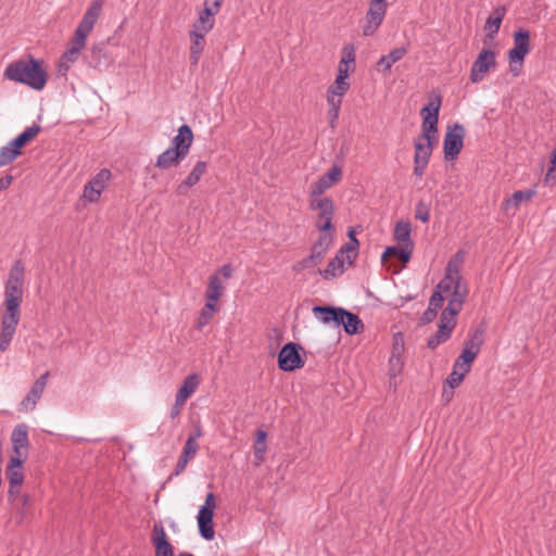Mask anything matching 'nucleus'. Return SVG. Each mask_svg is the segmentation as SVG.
<instances>
[{"label":"nucleus","instance_id":"nucleus-1","mask_svg":"<svg viewBox=\"0 0 556 556\" xmlns=\"http://www.w3.org/2000/svg\"><path fill=\"white\" fill-rule=\"evenodd\" d=\"M25 267L15 261L4 282V301L1 314L0 351L5 352L21 320V304L24 295Z\"/></svg>","mask_w":556,"mask_h":556},{"label":"nucleus","instance_id":"nucleus-2","mask_svg":"<svg viewBox=\"0 0 556 556\" xmlns=\"http://www.w3.org/2000/svg\"><path fill=\"white\" fill-rule=\"evenodd\" d=\"M3 76L36 91H41L47 84V72L42 67V62L34 58L9 63L4 68Z\"/></svg>","mask_w":556,"mask_h":556},{"label":"nucleus","instance_id":"nucleus-3","mask_svg":"<svg viewBox=\"0 0 556 556\" xmlns=\"http://www.w3.org/2000/svg\"><path fill=\"white\" fill-rule=\"evenodd\" d=\"M433 293H439L442 302L445 299L448 301L442 313L457 316L468 296L469 289L462 276L444 275Z\"/></svg>","mask_w":556,"mask_h":556},{"label":"nucleus","instance_id":"nucleus-4","mask_svg":"<svg viewBox=\"0 0 556 556\" xmlns=\"http://www.w3.org/2000/svg\"><path fill=\"white\" fill-rule=\"evenodd\" d=\"M530 33L518 29L514 33V47L508 51L509 70L514 76L521 73L526 55L530 52Z\"/></svg>","mask_w":556,"mask_h":556},{"label":"nucleus","instance_id":"nucleus-5","mask_svg":"<svg viewBox=\"0 0 556 556\" xmlns=\"http://www.w3.org/2000/svg\"><path fill=\"white\" fill-rule=\"evenodd\" d=\"M308 206L316 212V228L320 232L333 231L332 218L334 215V203L330 197L308 195Z\"/></svg>","mask_w":556,"mask_h":556},{"label":"nucleus","instance_id":"nucleus-6","mask_svg":"<svg viewBox=\"0 0 556 556\" xmlns=\"http://www.w3.org/2000/svg\"><path fill=\"white\" fill-rule=\"evenodd\" d=\"M388 8L389 0H368V9L362 25V33L365 37L376 34L386 18Z\"/></svg>","mask_w":556,"mask_h":556},{"label":"nucleus","instance_id":"nucleus-7","mask_svg":"<svg viewBox=\"0 0 556 556\" xmlns=\"http://www.w3.org/2000/svg\"><path fill=\"white\" fill-rule=\"evenodd\" d=\"M441 104V97L439 94H433L429 99V102L421 109L420 115L422 117V134L420 136L438 138V123Z\"/></svg>","mask_w":556,"mask_h":556},{"label":"nucleus","instance_id":"nucleus-8","mask_svg":"<svg viewBox=\"0 0 556 556\" xmlns=\"http://www.w3.org/2000/svg\"><path fill=\"white\" fill-rule=\"evenodd\" d=\"M465 128L460 124L448 126L443 140L444 159L447 162L457 159L464 147Z\"/></svg>","mask_w":556,"mask_h":556},{"label":"nucleus","instance_id":"nucleus-9","mask_svg":"<svg viewBox=\"0 0 556 556\" xmlns=\"http://www.w3.org/2000/svg\"><path fill=\"white\" fill-rule=\"evenodd\" d=\"M215 506V495L213 493H207L205 502L200 507L197 517L199 532L201 536L207 541L213 540L215 536V531L213 527V516Z\"/></svg>","mask_w":556,"mask_h":556},{"label":"nucleus","instance_id":"nucleus-10","mask_svg":"<svg viewBox=\"0 0 556 556\" xmlns=\"http://www.w3.org/2000/svg\"><path fill=\"white\" fill-rule=\"evenodd\" d=\"M351 238V242L343 245L340 250V252L329 261L327 267L324 270H319V274L323 275L325 279H330L338 277L343 274L344 271V261H343V254L344 252L348 253L349 263L351 264V256L350 253H353L354 257L356 256V248L358 245V241L355 239V237L352 235V232L349 233Z\"/></svg>","mask_w":556,"mask_h":556},{"label":"nucleus","instance_id":"nucleus-11","mask_svg":"<svg viewBox=\"0 0 556 556\" xmlns=\"http://www.w3.org/2000/svg\"><path fill=\"white\" fill-rule=\"evenodd\" d=\"M112 178V173L108 168H102L94 175L84 187L81 200L88 203H97L102 192L105 190L109 181Z\"/></svg>","mask_w":556,"mask_h":556},{"label":"nucleus","instance_id":"nucleus-12","mask_svg":"<svg viewBox=\"0 0 556 556\" xmlns=\"http://www.w3.org/2000/svg\"><path fill=\"white\" fill-rule=\"evenodd\" d=\"M496 67V52L483 48L470 68V80L473 84L482 81L485 75Z\"/></svg>","mask_w":556,"mask_h":556},{"label":"nucleus","instance_id":"nucleus-13","mask_svg":"<svg viewBox=\"0 0 556 556\" xmlns=\"http://www.w3.org/2000/svg\"><path fill=\"white\" fill-rule=\"evenodd\" d=\"M103 7V0H92L89 8L85 12L81 21L75 29L74 36L81 40L87 41L88 36L91 34Z\"/></svg>","mask_w":556,"mask_h":556},{"label":"nucleus","instance_id":"nucleus-14","mask_svg":"<svg viewBox=\"0 0 556 556\" xmlns=\"http://www.w3.org/2000/svg\"><path fill=\"white\" fill-rule=\"evenodd\" d=\"M342 177V167L338 164H333L327 173L321 175L314 184L311 185L308 195L325 197V192L340 182Z\"/></svg>","mask_w":556,"mask_h":556},{"label":"nucleus","instance_id":"nucleus-15","mask_svg":"<svg viewBox=\"0 0 556 556\" xmlns=\"http://www.w3.org/2000/svg\"><path fill=\"white\" fill-rule=\"evenodd\" d=\"M300 345L296 343H287L278 354V365L283 371H293L304 366V361L300 356Z\"/></svg>","mask_w":556,"mask_h":556},{"label":"nucleus","instance_id":"nucleus-16","mask_svg":"<svg viewBox=\"0 0 556 556\" xmlns=\"http://www.w3.org/2000/svg\"><path fill=\"white\" fill-rule=\"evenodd\" d=\"M85 47V40H81L75 36L72 37L66 50L64 51L59 61L58 73L61 76H65L67 74L68 70L77 61L80 52L84 50Z\"/></svg>","mask_w":556,"mask_h":556},{"label":"nucleus","instance_id":"nucleus-17","mask_svg":"<svg viewBox=\"0 0 556 556\" xmlns=\"http://www.w3.org/2000/svg\"><path fill=\"white\" fill-rule=\"evenodd\" d=\"M456 326V316L442 313L440 316L438 331L428 339V348L431 350L437 349L440 344L444 343L451 338L452 331Z\"/></svg>","mask_w":556,"mask_h":556},{"label":"nucleus","instance_id":"nucleus-18","mask_svg":"<svg viewBox=\"0 0 556 556\" xmlns=\"http://www.w3.org/2000/svg\"><path fill=\"white\" fill-rule=\"evenodd\" d=\"M48 377L49 372H45L34 382L30 390L28 391V393L21 403L22 409L28 412L33 410L36 407L37 402L40 400L46 389Z\"/></svg>","mask_w":556,"mask_h":556},{"label":"nucleus","instance_id":"nucleus-19","mask_svg":"<svg viewBox=\"0 0 556 556\" xmlns=\"http://www.w3.org/2000/svg\"><path fill=\"white\" fill-rule=\"evenodd\" d=\"M151 541L155 548V556H174L173 546L168 542L165 529L161 522L154 523Z\"/></svg>","mask_w":556,"mask_h":556},{"label":"nucleus","instance_id":"nucleus-20","mask_svg":"<svg viewBox=\"0 0 556 556\" xmlns=\"http://www.w3.org/2000/svg\"><path fill=\"white\" fill-rule=\"evenodd\" d=\"M536 191L534 189L515 191L511 197L507 198L503 203V210L507 215H515L523 202L530 201Z\"/></svg>","mask_w":556,"mask_h":556},{"label":"nucleus","instance_id":"nucleus-21","mask_svg":"<svg viewBox=\"0 0 556 556\" xmlns=\"http://www.w3.org/2000/svg\"><path fill=\"white\" fill-rule=\"evenodd\" d=\"M193 141V134L188 125H181L172 140V149L179 151L185 157L188 155Z\"/></svg>","mask_w":556,"mask_h":556},{"label":"nucleus","instance_id":"nucleus-22","mask_svg":"<svg viewBox=\"0 0 556 556\" xmlns=\"http://www.w3.org/2000/svg\"><path fill=\"white\" fill-rule=\"evenodd\" d=\"M355 70V49L352 45H346L342 49V56L338 65L336 78L349 80L350 73Z\"/></svg>","mask_w":556,"mask_h":556},{"label":"nucleus","instance_id":"nucleus-23","mask_svg":"<svg viewBox=\"0 0 556 556\" xmlns=\"http://www.w3.org/2000/svg\"><path fill=\"white\" fill-rule=\"evenodd\" d=\"M438 138H432L429 136H418L414 140L415 154L414 160L428 162L432 154L433 146L437 142Z\"/></svg>","mask_w":556,"mask_h":556},{"label":"nucleus","instance_id":"nucleus-24","mask_svg":"<svg viewBox=\"0 0 556 556\" xmlns=\"http://www.w3.org/2000/svg\"><path fill=\"white\" fill-rule=\"evenodd\" d=\"M222 3L217 1L204 0L203 8L199 11L198 18L194 21L199 24L214 28L215 16L219 12Z\"/></svg>","mask_w":556,"mask_h":556},{"label":"nucleus","instance_id":"nucleus-25","mask_svg":"<svg viewBox=\"0 0 556 556\" xmlns=\"http://www.w3.org/2000/svg\"><path fill=\"white\" fill-rule=\"evenodd\" d=\"M206 167H207L206 162H204V161L197 162V164L191 169V172L189 173L187 178L178 185L177 193L180 195L186 194L191 187H193L194 185H197L200 181L201 177L203 176V174L206 170Z\"/></svg>","mask_w":556,"mask_h":556},{"label":"nucleus","instance_id":"nucleus-26","mask_svg":"<svg viewBox=\"0 0 556 556\" xmlns=\"http://www.w3.org/2000/svg\"><path fill=\"white\" fill-rule=\"evenodd\" d=\"M339 313H340V315H339L338 326L342 325L344 331L348 334H356L363 330V328H364L363 321L356 314L351 313V312L344 309L343 307H342V311H340Z\"/></svg>","mask_w":556,"mask_h":556},{"label":"nucleus","instance_id":"nucleus-27","mask_svg":"<svg viewBox=\"0 0 556 556\" xmlns=\"http://www.w3.org/2000/svg\"><path fill=\"white\" fill-rule=\"evenodd\" d=\"M340 311H342V307L331 306H314L312 309L317 320L325 325L333 323L336 326H338Z\"/></svg>","mask_w":556,"mask_h":556},{"label":"nucleus","instance_id":"nucleus-28","mask_svg":"<svg viewBox=\"0 0 556 556\" xmlns=\"http://www.w3.org/2000/svg\"><path fill=\"white\" fill-rule=\"evenodd\" d=\"M406 53L407 49L405 47H399L391 50L388 54L382 55L378 61V71H382L384 73L389 72L392 65L402 60Z\"/></svg>","mask_w":556,"mask_h":556},{"label":"nucleus","instance_id":"nucleus-29","mask_svg":"<svg viewBox=\"0 0 556 556\" xmlns=\"http://www.w3.org/2000/svg\"><path fill=\"white\" fill-rule=\"evenodd\" d=\"M185 159L186 157L180 154L179 151L168 148L157 156L155 165L161 169H168L178 165Z\"/></svg>","mask_w":556,"mask_h":556},{"label":"nucleus","instance_id":"nucleus-30","mask_svg":"<svg viewBox=\"0 0 556 556\" xmlns=\"http://www.w3.org/2000/svg\"><path fill=\"white\" fill-rule=\"evenodd\" d=\"M506 15V8L501 5L494 9L485 22L484 28L488 31V37L493 39L498 33L503 18Z\"/></svg>","mask_w":556,"mask_h":556},{"label":"nucleus","instance_id":"nucleus-31","mask_svg":"<svg viewBox=\"0 0 556 556\" xmlns=\"http://www.w3.org/2000/svg\"><path fill=\"white\" fill-rule=\"evenodd\" d=\"M224 290V282L220 279L219 275H211L208 278V283L205 292L206 302L217 304V301L220 299Z\"/></svg>","mask_w":556,"mask_h":556},{"label":"nucleus","instance_id":"nucleus-32","mask_svg":"<svg viewBox=\"0 0 556 556\" xmlns=\"http://www.w3.org/2000/svg\"><path fill=\"white\" fill-rule=\"evenodd\" d=\"M200 379L197 374L188 375L176 393V397L185 402L197 391Z\"/></svg>","mask_w":556,"mask_h":556},{"label":"nucleus","instance_id":"nucleus-33","mask_svg":"<svg viewBox=\"0 0 556 556\" xmlns=\"http://www.w3.org/2000/svg\"><path fill=\"white\" fill-rule=\"evenodd\" d=\"M483 344V331L476 329L469 333V338L464 342L462 353H470L471 357L476 358Z\"/></svg>","mask_w":556,"mask_h":556},{"label":"nucleus","instance_id":"nucleus-34","mask_svg":"<svg viewBox=\"0 0 556 556\" xmlns=\"http://www.w3.org/2000/svg\"><path fill=\"white\" fill-rule=\"evenodd\" d=\"M326 253L327 251L313 245L309 256L296 263L294 265V270L302 271L304 269L314 267L324 260Z\"/></svg>","mask_w":556,"mask_h":556},{"label":"nucleus","instance_id":"nucleus-35","mask_svg":"<svg viewBox=\"0 0 556 556\" xmlns=\"http://www.w3.org/2000/svg\"><path fill=\"white\" fill-rule=\"evenodd\" d=\"M266 438L267 433L264 430L260 429L256 431L253 444L255 466H260L265 459V454L267 451Z\"/></svg>","mask_w":556,"mask_h":556},{"label":"nucleus","instance_id":"nucleus-36","mask_svg":"<svg viewBox=\"0 0 556 556\" xmlns=\"http://www.w3.org/2000/svg\"><path fill=\"white\" fill-rule=\"evenodd\" d=\"M18 458H10L7 467V476L10 484L22 485L24 481V473Z\"/></svg>","mask_w":556,"mask_h":556},{"label":"nucleus","instance_id":"nucleus-37","mask_svg":"<svg viewBox=\"0 0 556 556\" xmlns=\"http://www.w3.org/2000/svg\"><path fill=\"white\" fill-rule=\"evenodd\" d=\"M190 38V63L192 65H198L201 55L205 49L206 40L201 36H189Z\"/></svg>","mask_w":556,"mask_h":556},{"label":"nucleus","instance_id":"nucleus-38","mask_svg":"<svg viewBox=\"0 0 556 556\" xmlns=\"http://www.w3.org/2000/svg\"><path fill=\"white\" fill-rule=\"evenodd\" d=\"M412 226L409 222L401 220L394 227V239L399 245L413 243L410 239Z\"/></svg>","mask_w":556,"mask_h":556},{"label":"nucleus","instance_id":"nucleus-39","mask_svg":"<svg viewBox=\"0 0 556 556\" xmlns=\"http://www.w3.org/2000/svg\"><path fill=\"white\" fill-rule=\"evenodd\" d=\"M41 128L38 125H33L27 127L22 134H20L16 138L12 139L10 142L14 146V148L21 149L29 141H31L39 132Z\"/></svg>","mask_w":556,"mask_h":556},{"label":"nucleus","instance_id":"nucleus-40","mask_svg":"<svg viewBox=\"0 0 556 556\" xmlns=\"http://www.w3.org/2000/svg\"><path fill=\"white\" fill-rule=\"evenodd\" d=\"M442 304V298L440 296V294L432 293L429 300V306L422 314L421 320L426 324L432 321L435 318L438 311L441 308Z\"/></svg>","mask_w":556,"mask_h":556},{"label":"nucleus","instance_id":"nucleus-41","mask_svg":"<svg viewBox=\"0 0 556 556\" xmlns=\"http://www.w3.org/2000/svg\"><path fill=\"white\" fill-rule=\"evenodd\" d=\"M217 308H218L217 304H213V303L206 302L204 307L201 309L200 316L198 317V319L195 321V327L199 330H201L206 325H208V323L213 318V315L217 311Z\"/></svg>","mask_w":556,"mask_h":556},{"label":"nucleus","instance_id":"nucleus-42","mask_svg":"<svg viewBox=\"0 0 556 556\" xmlns=\"http://www.w3.org/2000/svg\"><path fill=\"white\" fill-rule=\"evenodd\" d=\"M476 358L471 357L470 353H460V355L456 358L454 365H453V371H457L458 374H462V376H466L470 369L471 364L473 363Z\"/></svg>","mask_w":556,"mask_h":556},{"label":"nucleus","instance_id":"nucleus-43","mask_svg":"<svg viewBox=\"0 0 556 556\" xmlns=\"http://www.w3.org/2000/svg\"><path fill=\"white\" fill-rule=\"evenodd\" d=\"M21 155V151L9 142L3 146L0 150V167L7 166L11 164L14 160H16Z\"/></svg>","mask_w":556,"mask_h":556},{"label":"nucleus","instance_id":"nucleus-44","mask_svg":"<svg viewBox=\"0 0 556 556\" xmlns=\"http://www.w3.org/2000/svg\"><path fill=\"white\" fill-rule=\"evenodd\" d=\"M11 440L13 445H20L21 447L28 446L27 426L18 425L15 427L12 431Z\"/></svg>","mask_w":556,"mask_h":556},{"label":"nucleus","instance_id":"nucleus-45","mask_svg":"<svg viewBox=\"0 0 556 556\" xmlns=\"http://www.w3.org/2000/svg\"><path fill=\"white\" fill-rule=\"evenodd\" d=\"M465 254L463 251H458L447 263L444 275L462 276L460 265L464 262Z\"/></svg>","mask_w":556,"mask_h":556},{"label":"nucleus","instance_id":"nucleus-46","mask_svg":"<svg viewBox=\"0 0 556 556\" xmlns=\"http://www.w3.org/2000/svg\"><path fill=\"white\" fill-rule=\"evenodd\" d=\"M105 50L102 46H93L89 52V65L93 68H100L102 60L105 59Z\"/></svg>","mask_w":556,"mask_h":556},{"label":"nucleus","instance_id":"nucleus-47","mask_svg":"<svg viewBox=\"0 0 556 556\" xmlns=\"http://www.w3.org/2000/svg\"><path fill=\"white\" fill-rule=\"evenodd\" d=\"M404 363L400 355L392 354L389 359V377L396 378L403 370Z\"/></svg>","mask_w":556,"mask_h":556},{"label":"nucleus","instance_id":"nucleus-48","mask_svg":"<svg viewBox=\"0 0 556 556\" xmlns=\"http://www.w3.org/2000/svg\"><path fill=\"white\" fill-rule=\"evenodd\" d=\"M349 89H350L349 80L336 78L334 81L329 86L327 91L330 93H333L336 96L343 97L348 92Z\"/></svg>","mask_w":556,"mask_h":556},{"label":"nucleus","instance_id":"nucleus-49","mask_svg":"<svg viewBox=\"0 0 556 556\" xmlns=\"http://www.w3.org/2000/svg\"><path fill=\"white\" fill-rule=\"evenodd\" d=\"M415 217L417 219L421 220L422 223H427L429 220V218H430V208H429V205L426 202L419 201L416 204Z\"/></svg>","mask_w":556,"mask_h":556},{"label":"nucleus","instance_id":"nucleus-50","mask_svg":"<svg viewBox=\"0 0 556 556\" xmlns=\"http://www.w3.org/2000/svg\"><path fill=\"white\" fill-rule=\"evenodd\" d=\"M198 450H199L198 442H193V439H187L185 446L182 448L181 456L191 460L198 453Z\"/></svg>","mask_w":556,"mask_h":556},{"label":"nucleus","instance_id":"nucleus-51","mask_svg":"<svg viewBox=\"0 0 556 556\" xmlns=\"http://www.w3.org/2000/svg\"><path fill=\"white\" fill-rule=\"evenodd\" d=\"M333 241L332 231L323 232L318 240L314 243L315 247L320 248L325 251H328L329 247Z\"/></svg>","mask_w":556,"mask_h":556},{"label":"nucleus","instance_id":"nucleus-52","mask_svg":"<svg viewBox=\"0 0 556 556\" xmlns=\"http://www.w3.org/2000/svg\"><path fill=\"white\" fill-rule=\"evenodd\" d=\"M413 249H414V243L399 245L397 257L403 263H407L410 260V257H412Z\"/></svg>","mask_w":556,"mask_h":556},{"label":"nucleus","instance_id":"nucleus-53","mask_svg":"<svg viewBox=\"0 0 556 556\" xmlns=\"http://www.w3.org/2000/svg\"><path fill=\"white\" fill-rule=\"evenodd\" d=\"M556 180V150L554 149L551 153V166L548 167L545 174V181H555Z\"/></svg>","mask_w":556,"mask_h":556},{"label":"nucleus","instance_id":"nucleus-54","mask_svg":"<svg viewBox=\"0 0 556 556\" xmlns=\"http://www.w3.org/2000/svg\"><path fill=\"white\" fill-rule=\"evenodd\" d=\"M212 30V28L205 26V25H202V24H199L197 22H194L191 26V29L189 31V36H201L203 38L206 37V35Z\"/></svg>","mask_w":556,"mask_h":556},{"label":"nucleus","instance_id":"nucleus-55","mask_svg":"<svg viewBox=\"0 0 556 556\" xmlns=\"http://www.w3.org/2000/svg\"><path fill=\"white\" fill-rule=\"evenodd\" d=\"M464 376H462V374H458L457 371H453L447 376L446 380H445V384L447 387H451V389H455L457 388L462 381L464 380Z\"/></svg>","mask_w":556,"mask_h":556},{"label":"nucleus","instance_id":"nucleus-56","mask_svg":"<svg viewBox=\"0 0 556 556\" xmlns=\"http://www.w3.org/2000/svg\"><path fill=\"white\" fill-rule=\"evenodd\" d=\"M342 98L343 97L336 96V94L327 91L328 110H332V109L340 110L341 104H342Z\"/></svg>","mask_w":556,"mask_h":556},{"label":"nucleus","instance_id":"nucleus-57","mask_svg":"<svg viewBox=\"0 0 556 556\" xmlns=\"http://www.w3.org/2000/svg\"><path fill=\"white\" fill-rule=\"evenodd\" d=\"M232 267L229 264H226L219 267L214 275H219L220 279L224 281L232 276Z\"/></svg>","mask_w":556,"mask_h":556},{"label":"nucleus","instance_id":"nucleus-58","mask_svg":"<svg viewBox=\"0 0 556 556\" xmlns=\"http://www.w3.org/2000/svg\"><path fill=\"white\" fill-rule=\"evenodd\" d=\"M185 404V401L175 397V403L170 408V418L175 419L176 417H178Z\"/></svg>","mask_w":556,"mask_h":556},{"label":"nucleus","instance_id":"nucleus-59","mask_svg":"<svg viewBox=\"0 0 556 556\" xmlns=\"http://www.w3.org/2000/svg\"><path fill=\"white\" fill-rule=\"evenodd\" d=\"M13 451L15 456H12L11 458H18L21 464H23L24 459L27 457L28 446L21 447L20 445H13Z\"/></svg>","mask_w":556,"mask_h":556},{"label":"nucleus","instance_id":"nucleus-60","mask_svg":"<svg viewBox=\"0 0 556 556\" xmlns=\"http://www.w3.org/2000/svg\"><path fill=\"white\" fill-rule=\"evenodd\" d=\"M428 162L414 160V174L418 177H421L425 174Z\"/></svg>","mask_w":556,"mask_h":556},{"label":"nucleus","instance_id":"nucleus-61","mask_svg":"<svg viewBox=\"0 0 556 556\" xmlns=\"http://www.w3.org/2000/svg\"><path fill=\"white\" fill-rule=\"evenodd\" d=\"M189 462H190L189 459H187V458H185V457H182L180 455V457H179V459H178V462L176 464V468H175L174 475L175 476L180 475L186 469V467H187Z\"/></svg>","mask_w":556,"mask_h":556},{"label":"nucleus","instance_id":"nucleus-62","mask_svg":"<svg viewBox=\"0 0 556 556\" xmlns=\"http://www.w3.org/2000/svg\"><path fill=\"white\" fill-rule=\"evenodd\" d=\"M454 389H451V387H447L446 384L443 387L442 391V401L444 403H450L454 396Z\"/></svg>","mask_w":556,"mask_h":556},{"label":"nucleus","instance_id":"nucleus-63","mask_svg":"<svg viewBox=\"0 0 556 556\" xmlns=\"http://www.w3.org/2000/svg\"><path fill=\"white\" fill-rule=\"evenodd\" d=\"M21 486L22 485L10 484V488H9V498H10V501H15L17 498V496L21 493Z\"/></svg>","mask_w":556,"mask_h":556},{"label":"nucleus","instance_id":"nucleus-64","mask_svg":"<svg viewBox=\"0 0 556 556\" xmlns=\"http://www.w3.org/2000/svg\"><path fill=\"white\" fill-rule=\"evenodd\" d=\"M13 181L12 175H5L0 178V191L8 189Z\"/></svg>","mask_w":556,"mask_h":556}]
</instances>
